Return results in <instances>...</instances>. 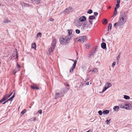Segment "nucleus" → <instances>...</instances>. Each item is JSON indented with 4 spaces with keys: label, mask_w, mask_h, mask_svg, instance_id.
<instances>
[{
    "label": "nucleus",
    "mask_w": 132,
    "mask_h": 132,
    "mask_svg": "<svg viewBox=\"0 0 132 132\" xmlns=\"http://www.w3.org/2000/svg\"><path fill=\"white\" fill-rule=\"evenodd\" d=\"M127 19V13L124 11L121 12L118 21L119 26H121L124 24L126 22Z\"/></svg>",
    "instance_id": "nucleus-1"
},
{
    "label": "nucleus",
    "mask_w": 132,
    "mask_h": 132,
    "mask_svg": "<svg viewBox=\"0 0 132 132\" xmlns=\"http://www.w3.org/2000/svg\"><path fill=\"white\" fill-rule=\"evenodd\" d=\"M71 37L70 36H65L60 39V43L61 44L66 45L69 43Z\"/></svg>",
    "instance_id": "nucleus-2"
},
{
    "label": "nucleus",
    "mask_w": 132,
    "mask_h": 132,
    "mask_svg": "<svg viewBox=\"0 0 132 132\" xmlns=\"http://www.w3.org/2000/svg\"><path fill=\"white\" fill-rule=\"evenodd\" d=\"M56 39H54L52 41L51 47L48 50V52L49 54H50L54 50L56 45Z\"/></svg>",
    "instance_id": "nucleus-3"
},
{
    "label": "nucleus",
    "mask_w": 132,
    "mask_h": 132,
    "mask_svg": "<svg viewBox=\"0 0 132 132\" xmlns=\"http://www.w3.org/2000/svg\"><path fill=\"white\" fill-rule=\"evenodd\" d=\"M69 60L72 61L74 62V63L72 66V67L70 68V72L71 73H72L73 72V70L75 68V66L76 65L77 61H75L73 60L70 59H69Z\"/></svg>",
    "instance_id": "nucleus-4"
},
{
    "label": "nucleus",
    "mask_w": 132,
    "mask_h": 132,
    "mask_svg": "<svg viewBox=\"0 0 132 132\" xmlns=\"http://www.w3.org/2000/svg\"><path fill=\"white\" fill-rule=\"evenodd\" d=\"M72 11V9L71 7H69L63 11V12L65 14H67L71 12Z\"/></svg>",
    "instance_id": "nucleus-5"
},
{
    "label": "nucleus",
    "mask_w": 132,
    "mask_h": 132,
    "mask_svg": "<svg viewBox=\"0 0 132 132\" xmlns=\"http://www.w3.org/2000/svg\"><path fill=\"white\" fill-rule=\"evenodd\" d=\"M111 84L110 83L107 82L106 83L103 90V92H104L107 89L111 86Z\"/></svg>",
    "instance_id": "nucleus-6"
},
{
    "label": "nucleus",
    "mask_w": 132,
    "mask_h": 132,
    "mask_svg": "<svg viewBox=\"0 0 132 132\" xmlns=\"http://www.w3.org/2000/svg\"><path fill=\"white\" fill-rule=\"evenodd\" d=\"M86 41V37L84 36H81L79 37V40L78 41H80L81 42L84 43Z\"/></svg>",
    "instance_id": "nucleus-7"
},
{
    "label": "nucleus",
    "mask_w": 132,
    "mask_h": 132,
    "mask_svg": "<svg viewBox=\"0 0 132 132\" xmlns=\"http://www.w3.org/2000/svg\"><path fill=\"white\" fill-rule=\"evenodd\" d=\"M20 68V66L18 63H17V67L15 68V70H14V74H15L19 70Z\"/></svg>",
    "instance_id": "nucleus-8"
},
{
    "label": "nucleus",
    "mask_w": 132,
    "mask_h": 132,
    "mask_svg": "<svg viewBox=\"0 0 132 132\" xmlns=\"http://www.w3.org/2000/svg\"><path fill=\"white\" fill-rule=\"evenodd\" d=\"M86 20V18L84 16H81L79 19V20L80 22H83Z\"/></svg>",
    "instance_id": "nucleus-9"
},
{
    "label": "nucleus",
    "mask_w": 132,
    "mask_h": 132,
    "mask_svg": "<svg viewBox=\"0 0 132 132\" xmlns=\"http://www.w3.org/2000/svg\"><path fill=\"white\" fill-rule=\"evenodd\" d=\"M125 106L127 107H126L125 109L127 110H130L131 109V105L129 103L126 104Z\"/></svg>",
    "instance_id": "nucleus-10"
},
{
    "label": "nucleus",
    "mask_w": 132,
    "mask_h": 132,
    "mask_svg": "<svg viewBox=\"0 0 132 132\" xmlns=\"http://www.w3.org/2000/svg\"><path fill=\"white\" fill-rule=\"evenodd\" d=\"M98 71V70L97 68H95L92 69L90 70L89 72L91 73H96Z\"/></svg>",
    "instance_id": "nucleus-11"
},
{
    "label": "nucleus",
    "mask_w": 132,
    "mask_h": 132,
    "mask_svg": "<svg viewBox=\"0 0 132 132\" xmlns=\"http://www.w3.org/2000/svg\"><path fill=\"white\" fill-rule=\"evenodd\" d=\"M101 47L102 48L104 49H106V43L104 42L102 43L101 44Z\"/></svg>",
    "instance_id": "nucleus-12"
},
{
    "label": "nucleus",
    "mask_w": 132,
    "mask_h": 132,
    "mask_svg": "<svg viewBox=\"0 0 132 132\" xmlns=\"http://www.w3.org/2000/svg\"><path fill=\"white\" fill-rule=\"evenodd\" d=\"M86 23H82V26H81V29H82L83 30L85 28V26H86Z\"/></svg>",
    "instance_id": "nucleus-13"
},
{
    "label": "nucleus",
    "mask_w": 132,
    "mask_h": 132,
    "mask_svg": "<svg viewBox=\"0 0 132 132\" xmlns=\"http://www.w3.org/2000/svg\"><path fill=\"white\" fill-rule=\"evenodd\" d=\"M13 57H16V58L17 59L18 57V55L17 52L16 51L14 53V54L12 55Z\"/></svg>",
    "instance_id": "nucleus-14"
},
{
    "label": "nucleus",
    "mask_w": 132,
    "mask_h": 132,
    "mask_svg": "<svg viewBox=\"0 0 132 132\" xmlns=\"http://www.w3.org/2000/svg\"><path fill=\"white\" fill-rule=\"evenodd\" d=\"M60 97V94L59 93H56L55 94V98L56 99H58Z\"/></svg>",
    "instance_id": "nucleus-15"
},
{
    "label": "nucleus",
    "mask_w": 132,
    "mask_h": 132,
    "mask_svg": "<svg viewBox=\"0 0 132 132\" xmlns=\"http://www.w3.org/2000/svg\"><path fill=\"white\" fill-rule=\"evenodd\" d=\"M108 23V21L106 19H103V21H102V23L103 24H106Z\"/></svg>",
    "instance_id": "nucleus-16"
},
{
    "label": "nucleus",
    "mask_w": 132,
    "mask_h": 132,
    "mask_svg": "<svg viewBox=\"0 0 132 132\" xmlns=\"http://www.w3.org/2000/svg\"><path fill=\"white\" fill-rule=\"evenodd\" d=\"M11 22L8 19H6L4 20L3 23H7Z\"/></svg>",
    "instance_id": "nucleus-17"
},
{
    "label": "nucleus",
    "mask_w": 132,
    "mask_h": 132,
    "mask_svg": "<svg viewBox=\"0 0 132 132\" xmlns=\"http://www.w3.org/2000/svg\"><path fill=\"white\" fill-rule=\"evenodd\" d=\"M78 24L77 25H76L78 27H80L82 26V23L78 21Z\"/></svg>",
    "instance_id": "nucleus-18"
},
{
    "label": "nucleus",
    "mask_w": 132,
    "mask_h": 132,
    "mask_svg": "<svg viewBox=\"0 0 132 132\" xmlns=\"http://www.w3.org/2000/svg\"><path fill=\"white\" fill-rule=\"evenodd\" d=\"M15 96V93H14L12 96L10 97L9 99L7 101H11L13 100V98Z\"/></svg>",
    "instance_id": "nucleus-19"
},
{
    "label": "nucleus",
    "mask_w": 132,
    "mask_h": 132,
    "mask_svg": "<svg viewBox=\"0 0 132 132\" xmlns=\"http://www.w3.org/2000/svg\"><path fill=\"white\" fill-rule=\"evenodd\" d=\"M31 87L32 88L34 89H39V88L38 87H36L35 85L31 86Z\"/></svg>",
    "instance_id": "nucleus-20"
},
{
    "label": "nucleus",
    "mask_w": 132,
    "mask_h": 132,
    "mask_svg": "<svg viewBox=\"0 0 132 132\" xmlns=\"http://www.w3.org/2000/svg\"><path fill=\"white\" fill-rule=\"evenodd\" d=\"M68 35L67 36H70L71 37V35L72 33V31L71 30H68Z\"/></svg>",
    "instance_id": "nucleus-21"
},
{
    "label": "nucleus",
    "mask_w": 132,
    "mask_h": 132,
    "mask_svg": "<svg viewBox=\"0 0 132 132\" xmlns=\"http://www.w3.org/2000/svg\"><path fill=\"white\" fill-rule=\"evenodd\" d=\"M119 108V107L118 106H114L113 108V109L114 110L116 111V110L117 111H118Z\"/></svg>",
    "instance_id": "nucleus-22"
},
{
    "label": "nucleus",
    "mask_w": 132,
    "mask_h": 132,
    "mask_svg": "<svg viewBox=\"0 0 132 132\" xmlns=\"http://www.w3.org/2000/svg\"><path fill=\"white\" fill-rule=\"evenodd\" d=\"M7 97H4L0 101V103L2 102L5 101L6 99H7Z\"/></svg>",
    "instance_id": "nucleus-23"
},
{
    "label": "nucleus",
    "mask_w": 132,
    "mask_h": 132,
    "mask_svg": "<svg viewBox=\"0 0 132 132\" xmlns=\"http://www.w3.org/2000/svg\"><path fill=\"white\" fill-rule=\"evenodd\" d=\"M109 113V111L108 110H105L103 112V114H107Z\"/></svg>",
    "instance_id": "nucleus-24"
},
{
    "label": "nucleus",
    "mask_w": 132,
    "mask_h": 132,
    "mask_svg": "<svg viewBox=\"0 0 132 132\" xmlns=\"http://www.w3.org/2000/svg\"><path fill=\"white\" fill-rule=\"evenodd\" d=\"M112 27V24L111 23H110L108 25V30H109V29L111 30V29Z\"/></svg>",
    "instance_id": "nucleus-25"
},
{
    "label": "nucleus",
    "mask_w": 132,
    "mask_h": 132,
    "mask_svg": "<svg viewBox=\"0 0 132 132\" xmlns=\"http://www.w3.org/2000/svg\"><path fill=\"white\" fill-rule=\"evenodd\" d=\"M95 19V17L94 16H91L89 17V19L92 20L93 19Z\"/></svg>",
    "instance_id": "nucleus-26"
},
{
    "label": "nucleus",
    "mask_w": 132,
    "mask_h": 132,
    "mask_svg": "<svg viewBox=\"0 0 132 132\" xmlns=\"http://www.w3.org/2000/svg\"><path fill=\"white\" fill-rule=\"evenodd\" d=\"M36 45L35 43H34L32 44L31 47L33 48H35V49L36 48Z\"/></svg>",
    "instance_id": "nucleus-27"
},
{
    "label": "nucleus",
    "mask_w": 132,
    "mask_h": 132,
    "mask_svg": "<svg viewBox=\"0 0 132 132\" xmlns=\"http://www.w3.org/2000/svg\"><path fill=\"white\" fill-rule=\"evenodd\" d=\"M123 97L126 100H129L130 98L129 96L126 95H124Z\"/></svg>",
    "instance_id": "nucleus-28"
},
{
    "label": "nucleus",
    "mask_w": 132,
    "mask_h": 132,
    "mask_svg": "<svg viewBox=\"0 0 132 132\" xmlns=\"http://www.w3.org/2000/svg\"><path fill=\"white\" fill-rule=\"evenodd\" d=\"M117 9H116V8L114 9V14L113 15V16L114 17L115 16H116L117 15Z\"/></svg>",
    "instance_id": "nucleus-29"
},
{
    "label": "nucleus",
    "mask_w": 132,
    "mask_h": 132,
    "mask_svg": "<svg viewBox=\"0 0 132 132\" xmlns=\"http://www.w3.org/2000/svg\"><path fill=\"white\" fill-rule=\"evenodd\" d=\"M35 3L36 4H39L40 2V0H34Z\"/></svg>",
    "instance_id": "nucleus-30"
},
{
    "label": "nucleus",
    "mask_w": 132,
    "mask_h": 132,
    "mask_svg": "<svg viewBox=\"0 0 132 132\" xmlns=\"http://www.w3.org/2000/svg\"><path fill=\"white\" fill-rule=\"evenodd\" d=\"M95 53V51L93 52L91 54H90L89 56H88V57H91V56H92Z\"/></svg>",
    "instance_id": "nucleus-31"
},
{
    "label": "nucleus",
    "mask_w": 132,
    "mask_h": 132,
    "mask_svg": "<svg viewBox=\"0 0 132 132\" xmlns=\"http://www.w3.org/2000/svg\"><path fill=\"white\" fill-rule=\"evenodd\" d=\"M68 90V89L67 88H66L64 90H63V93L64 94H65L67 92Z\"/></svg>",
    "instance_id": "nucleus-32"
},
{
    "label": "nucleus",
    "mask_w": 132,
    "mask_h": 132,
    "mask_svg": "<svg viewBox=\"0 0 132 132\" xmlns=\"http://www.w3.org/2000/svg\"><path fill=\"white\" fill-rule=\"evenodd\" d=\"M85 46L86 48H88L90 47V46L89 44H87L85 45Z\"/></svg>",
    "instance_id": "nucleus-33"
},
{
    "label": "nucleus",
    "mask_w": 132,
    "mask_h": 132,
    "mask_svg": "<svg viewBox=\"0 0 132 132\" xmlns=\"http://www.w3.org/2000/svg\"><path fill=\"white\" fill-rule=\"evenodd\" d=\"M36 120V118L35 117H32L30 118V120L31 121H35Z\"/></svg>",
    "instance_id": "nucleus-34"
},
{
    "label": "nucleus",
    "mask_w": 132,
    "mask_h": 132,
    "mask_svg": "<svg viewBox=\"0 0 132 132\" xmlns=\"http://www.w3.org/2000/svg\"><path fill=\"white\" fill-rule=\"evenodd\" d=\"M42 35V33L40 32L38 33L36 35V38L38 37L39 36H41Z\"/></svg>",
    "instance_id": "nucleus-35"
},
{
    "label": "nucleus",
    "mask_w": 132,
    "mask_h": 132,
    "mask_svg": "<svg viewBox=\"0 0 132 132\" xmlns=\"http://www.w3.org/2000/svg\"><path fill=\"white\" fill-rule=\"evenodd\" d=\"M119 7V4H117L116 5V6L114 7V9L116 8V9H117Z\"/></svg>",
    "instance_id": "nucleus-36"
},
{
    "label": "nucleus",
    "mask_w": 132,
    "mask_h": 132,
    "mask_svg": "<svg viewBox=\"0 0 132 132\" xmlns=\"http://www.w3.org/2000/svg\"><path fill=\"white\" fill-rule=\"evenodd\" d=\"M93 12L92 10L91 9L87 11V13L89 14H91Z\"/></svg>",
    "instance_id": "nucleus-37"
},
{
    "label": "nucleus",
    "mask_w": 132,
    "mask_h": 132,
    "mask_svg": "<svg viewBox=\"0 0 132 132\" xmlns=\"http://www.w3.org/2000/svg\"><path fill=\"white\" fill-rule=\"evenodd\" d=\"M24 7H29L30 6V5L29 4L25 3L24 4Z\"/></svg>",
    "instance_id": "nucleus-38"
},
{
    "label": "nucleus",
    "mask_w": 132,
    "mask_h": 132,
    "mask_svg": "<svg viewBox=\"0 0 132 132\" xmlns=\"http://www.w3.org/2000/svg\"><path fill=\"white\" fill-rule=\"evenodd\" d=\"M119 26V22L118 21V22L115 23L114 24V27H116V26Z\"/></svg>",
    "instance_id": "nucleus-39"
},
{
    "label": "nucleus",
    "mask_w": 132,
    "mask_h": 132,
    "mask_svg": "<svg viewBox=\"0 0 132 132\" xmlns=\"http://www.w3.org/2000/svg\"><path fill=\"white\" fill-rule=\"evenodd\" d=\"M76 32L77 34H79L80 33V31L79 29H76Z\"/></svg>",
    "instance_id": "nucleus-40"
},
{
    "label": "nucleus",
    "mask_w": 132,
    "mask_h": 132,
    "mask_svg": "<svg viewBox=\"0 0 132 132\" xmlns=\"http://www.w3.org/2000/svg\"><path fill=\"white\" fill-rule=\"evenodd\" d=\"M98 113L100 115H102V113H103L102 112V111L101 110H100V111H99L98 112Z\"/></svg>",
    "instance_id": "nucleus-41"
},
{
    "label": "nucleus",
    "mask_w": 132,
    "mask_h": 132,
    "mask_svg": "<svg viewBox=\"0 0 132 132\" xmlns=\"http://www.w3.org/2000/svg\"><path fill=\"white\" fill-rule=\"evenodd\" d=\"M26 112V110L24 109L21 112V113L22 114H24Z\"/></svg>",
    "instance_id": "nucleus-42"
},
{
    "label": "nucleus",
    "mask_w": 132,
    "mask_h": 132,
    "mask_svg": "<svg viewBox=\"0 0 132 132\" xmlns=\"http://www.w3.org/2000/svg\"><path fill=\"white\" fill-rule=\"evenodd\" d=\"M120 55L119 54L118 55V56L117 58V60H118V61L120 59Z\"/></svg>",
    "instance_id": "nucleus-43"
},
{
    "label": "nucleus",
    "mask_w": 132,
    "mask_h": 132,
    "mask_svg": "<svg viewBox=\"0 0 132 132\" xmlns=\"http://www.w3.org/2000/svg\"><path fill=\"white\" fill-rule=\"evenodd\" d=\"M116 64V62H114L112 64V66L114 67Z\"/></svg>",
    "instance_id": "nucleus-44"
},
{
    "label": "nucleus",
    "mask_w": 132,
    "mask_h": 132,
    "mask_svg": "<svg viewBox=\"0 0 132 132\" xmlns=\"http://www.w3.org/2000/svg\"><path fill=\"white\" fill-rule=\"evenodd\" d=\"M110 120H106V124L107 125L109 124V122L110 121Z\"/></svg>",
    "instance_id": "nucleus-45"
},
{
    "label": "nucleus",
    "mask_w": 132,
    "mask_h": 132,
    "mask_svg": "<svg viewBox=\"0 0 132 132\" xmlns=\"http://www.w3.org/2000/svg\"><path fill=\"white\" fill-rule=\"evenodd\" d=\"M94 15L95 16H96L98 15V13L97 12H94Z\"/></svg>",
    "instance_id": "nucleus-46"
},
{
    "label": "nucleus",
    "mask_w": 132,
    "mask_h": 132,
    "mask_svg": "<svg viewBox=\"0 0 132 132\" xmlns=\"http://www.w3.org/2000/svg\"><path fill=\"white\" fill-rule=\"evenodd\" d=\"M42 111L41 110H39L38 112L40 114H41L42 113Z\"/></svg>",
    "instance_id": "nucleus-47"
},
{
    "label": "nucleus",
    "mask_w": 132,
    "mask_h": 132,
    "mask_svg": "<svg viewBox=\"0 0 132 132\" xmlns=\"http://www.w3.org/2000/svg\"><path fill=\"white\" fill-rule=\"evenodd\" d=\"M89 23L91 24H93V21H91V20H89Z\"/></svg>",
    "instance_id": "nucleus-48"
},
{
    "label": "nucleus",
    "mask_w": 132,
    "mask_h": 132,
    "mask_svg": "<svg viewBox=\"0 0 132 132\" xmlns=\"http://www.w3.org/2000/svg\"><path fill=\"white\" fill-rule=\"evenodd\" d=\"M120 0H117V4H119L120 3Z\"/></svg>",
    "instance_id": "nucleus-49"
},
{
    "label": "nucleus",
    "mask_w": 132,
    "mask_h": 132,
    "mask_svg": "<svg viewBox=\"0 0 132 132\" xmlns=\"http://www.w3.org/2000/svg\"><path fill=\"white\" fill-rule=\"evenodd\" d=\"M50 20L51 21H53L54 20V19L53 18H51L50 19Z\"/></svg>",
    "instance_id": "nucleus-50"
},
{
    "label": "nucleus",
    "mask_w": 132,
    "mask_h": 132,
    "mask_svg": "<svg viewBox=\"0 0 132 132\" xmlns=\"http://www.w3.org/2000/svg\"><path fill=\"white\" fill-rule=\"evenodd\" d=\"M13 93V92H12L10 94V95H9V96H8L7 97H10L11 95H12V94Z\"/></svg>",
    "instance_id": "nucleus-51"
},
{
    "label": "nucleus",
    "mask_w": 132,
    "mask_h": 132,
    "mask_svg": "<svg viewBox=\"0 0 132 132\" xmlns=\"http://www.w3.org/2000/svg\"><path fill=\"white\" fill-rule=\"evenodd\" d=\"M9 95H8V94L6 95H5V96L4 97H7V99L8 98H9V97H8V96H9Z\"/></svg>",
    "instance_id": "nucleus-52"
},
{
    "label": "nucleus",
    "mask_w": 132,
    "mask_h": 132,
    "mask_svg": "<svg viewBox=\"0 0 132 132\" xmlns=\"http://www.w3.org/2000/svg\"><path fill=\"white\" fill-rule=\"evenodd\" d=\"M7 102H8V101L7 100L6 101L4 102L3 103V104H5Z\"/></svg>",
    "instance_id": "nucleus-53"
},
{
    "label": "nucleus",
    "mask_w": 132,
    "mask_h": 132,
    "mask_svg": "<svg viewBox=\"0 0 132 132\" xmlns=\"http://www.w3.org/2000/svg\"><path fill=\"white\" fill-rule=\"evenodd\" d=\"M86 84L87 85H89V82H87Z\"/></svg>",
    "instance_id": "nucleus-54"
},
{
    "label": "nucleus",
    "mask_w": 132,
    "mask_h": 132,
    "mask_svg": "<svg viewBox=\"0 0 132 132\" xmlns=\"http://www.w3.org/2000/svg\"><path fill=\"white\" fill-rule=\"evenodd\" d=\"M66 86H69V85L68 84H67Z\"/></svg>",
    "instance_id": "nucleus-55"
},
{
    "label": "nucleus",
    "mask_w": 132,
    "mask_h": 132,
    "mask_svg": "<svg viewBox=\"0 0 132 132\" xmlns=\"http://www.w3.org/2000/svg\"><path fill=\"white\" fill-rule=\"evenodd\" d=\"M103 92H103V90H102V92H99V93H103Z\"/></svg>",
    "instance_id": "nucleus-56"
},
{
    "label": "nucleus",
    "mask_w": 132,
    "mask_h": 132,
    "mask_svg": "<svg viewBox=\"0 0 132 132\" xmlns=\"http://www.w3.org/2000/svg\"><path fill=\"white\" fill-rule=\"evenodd\" d=\"M111 8V6H109V7L108 8L109 9H110Z\"/></svg>",
    "instance_id": "nucleus-57"
},
{
    "label": "nucleus",
    "mask_w": 132,
    "mask_h": 132,
    "mask_svg": "<svg viewBox=\"0 0 132 132\" xmlns=\"http://www.w3.org/2000/svg\"><path fill=\"white\" fill-rule=\"evenodd\" d=\"M1 4L0 3V6H1Z\"/></svg>",
    "instance_id": "nucleus-58"
},
{
    "label": "nucleus",
    "mask_w": 132,
    "mask_h": 132,
    "mask_svg": "<svg viewBox=\"0 0 132 132\" xmlns=\"http://www.w3.org/2000/svg\"><path fill=\"white\" fill-rule=\"evenodd\" d=\"M32 1H34V0H31Z\"/></svg>",
    "instance_id": "nucleus-59"
},
{
    "label": "nucleus",
    "mask_w": 132,
    "mask_h": 132,
    "mask_svg": "<svg viewBox=\"0 0 132 132\" xmlns=\"http://www.w3.org/2000/svg\"><path fill=\"white\" fill-rule=\"evenodd\" d=\"M104 39H102V40H103Z\"/></svg>",
    "instance_id": "nucleus-60"
},
{
    "label": "nucleus",
    "mask_w": 132,
    "mask_h": 132,
    "mask_svg": "<svg viewBox=\"0 0 132 132\" xmlns=\"http://www.w3.org/2000/svg\"><path fill=\"white\" fill-rule=\"evenodd\" d=\"M91 84V83H90V84Z\"/></svg>",
    "instance_id": "nucleus-61"
}]
</instances>
